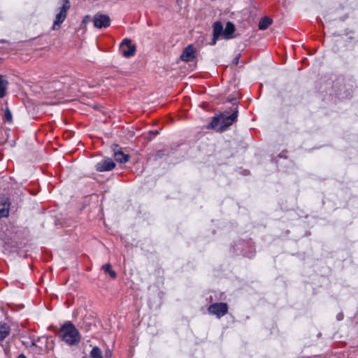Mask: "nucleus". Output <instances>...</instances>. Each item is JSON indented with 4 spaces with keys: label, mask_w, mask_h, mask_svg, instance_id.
Masks as SVG:
<instances>
[{
    "label": "nucleus",
    "mask_w": 358,
    "mask_h": 358,
    "mask_svg": "<svg viewBox=\"0 0 358 358\" xmlns=\"http://www.w3.org/2000/svg\"><path fill=\"white\" fill-rule=\"evenodd\" d=\"M102 269L106 273H108L111 270V265L110 264H106L102 266Z\"/></svg>",
    "instance_id": "17"
},
{
    "label": "nucleus",
    "mask_w": 358,
    "mask_h": 358,
    "mask_svg": "<svg viewBox=\"0 0 358 358\" xmlns=\"http://www.w3.org/2000/svg\"><path fill=\"white\" fill-rule=\"evenodd\" d=\"M272 23V20L268 17L262 18L259 22V29L260 30L266 29Z\"/></svg>",
    "instance_id": "14"
},
{
    "label": "nucleus",
    "mask_w": 358,
    "mask_h": 358,
    "mask_svg": "<svg viewBox=\"0 0 358 358\" xmlns=\"http://www.w3.org/2000/svg\"><path fill=\"white\" fill-rule=\"evenodd\" d=\"M70 8V2L68 0H64V3L60 8L59 13L56 15L54 24L52 25V29L57 30L60 27L61 24L65 20L67 11Z\"/></svg>",
    "instance_id": "5"
},
{
    "label": "nucleus",
    "mask_w": 358,
    "mask_h": 358,
    "mask_svg": "<svg viewBox=\"0 0 358 358\" xmlns=\"http://www.w3.org/2000/svg\"><path fill=\"white\" fill-rule=\"evenodd\" d=\"M17 358H27L23 354L18 355Z\"/></svg>",
    "instance_id": "21"
},
{
    "label": "nucleus",
    "mask_w": 358,
    "mask_h": 358,
    "mask_svg": "<svg viewBox=\"0 0 358 358\" xmlns=\"http://www.w3.org/2000/svg\"><path fill=\"white\" fill-rule=\"evenodd\" d=\"M10 203L8 199L0 198V218L5 217L9 213Z\"/></svg>",
    "instance_id": "11"
},
{
    "label": "nucleus",
    "mask_w": 358,
    "mask_h": 358,
    "mask_svg": "<svg viewBox=\"0 0 358 358\" xmlns=\"http://www.w3.org/2000/svg\"><path fill=\"white\" fill-rule=\"evenodd\" d=\"M10 332V329L6 323L0 322V341L4 340Z\"/></svg>",
    "instance_id": "13"
},
{
    "label": "nucleus",
    "mask_w": 358,
    "mask_h": 358,
    "mask_svg": "<svg viewBox=\"0 0 358 358\" xmlns=\"http://www.w3.org/2000/svg\"><path fill=\"white\" fill-rule=\"evenodd\" d=\"M237 60H238V58H236V60H235V62H236V63H238V61H237Z\"/></svg>",
    "instance_id": "24"
},
{
    "label": "nucleus",
    "mask_w": 358,
    "mask_h": 358,
    "mask_svg": "<svg viewBox=\"0 0 358 358\" xmlns=\"http://www.w3.org/2000/svg\"><path fill=\"white\" fill-rule=\"evenodd\" d=\"M108 273L113 279H115L117 277L116 272L112 269Z\"/></svg>",
    "instance_id": "18"
},
{
    "label": "nucleus",
    "mask_w": 358,
    "mask_h": 358,
    "mask_svg": "<svg viewBox=\"0 0 358 358\" xmlns=\"http://www.w3.org/2000/svg\"><path fill=\"white\" fill-rule=\"evenodd\" d=\"M59 336L69 345L78 343L80 339L78 331L71 322H66L61 327Z\"/></svg>",
    "instance_id": "3"
},
{
    "label": "nucleus",
    "mask_w": 358,
    "mask_h": 358,
    "mask_svg": "<svg viewBox=\"0 0 358 358\" xmlns=\"http://www.w3.org/2000/svg\"><path fill=\"white\" fill-rule=\"evenodd\" d=\"M343 313H339L338 315H337V320H343Z\"/></svg>",
    "instance_id": "20"
},
{
    "label": "nucleus",
    "mask_w": 358,
    "mask_h": 358,
    "mask_svg": "<svg viewBox=\"0 0 358 358\" xmlns=\"http://www.w3.org/2000/svg\"><path fill=\"white\" fill-rule=\"evenodd\" d=\"M159 131H150L149 132V136H156V135H158L159 134Z\"/></svg>",
    "instance_id": "19"
},
{
    "label": "nucleus",
    "mask_w": 358,
    "mask_h": 358,
    "mask_svg": "<svg viewBox=\"0 0 358 358\" xmlns=\"http://www.w3.org/2000/svg\"><path fill=\"white\" fill-rule=\"evenodd\" d=\"M237 117L238 109L237 107H235L231 113L224 111L218 115L213 117L207 128L222 132L237 120Z\"/></svg>",
    "instance_id": "1"
},
{
    "label": "nucleus",
    "mask_w": 358,
    "mask_h": 358,
    "mask_svg": "<svg viewBox=\"0 0 358 358\" xmlns=\"http://www.w3.org/2000/svg\"><path fill=\"white\" fill-rule=\"evenodd\" d=\"M93 22L94 27L101 29L110 26V19L107 15L96 14L94 16Z\"/></svg>",
    "instance_id": "8"
},
{
    "label": "nucleus",
    "mask_w": 358,
    "mask_h": 358,
    "mask_svg": "<svg viewBox=\"0 0 358 358\" xmlns=\"http://www.w3.org/2000/svg\"><path fill=\"white\" fill-rule=\"evenodd\" d=\"M4 120L8 122H11L13 120V116L10 110L8 108H6L4 111Z\"/></svg>",
    "instance_id": "16"
},
{
    "label": "nucleus",
    "mask_w": 358,
    "mask_h": 358,
    "mask_svg": "<svg viewBox=\"0 0 358 358\" xmlns=\"http://www.w3.org/2000/svg\"><path fill=\"white\" fill-rule=\"evenodd\" d=\"M115 167L114 161L109 158L105 157L95 165L96 171L99 172L110 171Z\"/></svg>",
    "instance_id": "7"
},
{
    "label": "nucleus",
    "mask_w": 358,
    "mask_h": 358,
    "mask_svg": "<svg viewBox=\"0 0 358 358\" xmlns=\"http://www.w3.org/2000/svg\"><path fill=\"white\" fill-rule=\"evenodd\" d=\"M237 60H238V58H236V60H235V62H236V63H238V61H237Z\"/></svg>",
    "instance_id": "22"
},
{
    "label": "nucleus",
    "mask_w": 358,
    "mask_h": 358,
    "mask_svg": "<svg viewBox=\"0 0 358 358\" xmlns=\"http://www.w3.org/2000/svg\"><path fill=\"white\" fill-rule=\"evenodd\" d=\"M83 358H86V357H83Z\"/></svg>",
    "instance_id": "25"
},
{
    "label": "nucleus",
    "mask_w": 358,
    "mask_h": 358,
    "mask_svg": "<svg viewBox=\"0 0 358 358\" xmlns=\"http://www.w3.org/2000/svg\"><path fill=\"white\" fill-rule=\"evenodd\" d=\"M228 310V305L224 302L213 303L208 308V313L215 315L219 319L227 314Z\"/></svg>",
    "instance_id": "4"
},
{
    "label": "nucleus",
    "mask_w": 358,
    "mask_h": 358,
    "mask_svg": "<svg viewBox=\"0 0 358 358\" xmlns=\"http://www.w3.org/2000/svg\"><path fill=\"white\" fill-rule=\"evenodd\" d=\"M120 50L124 57L129 58L134 55L136 48L130 39L124 38L120 45Z\"/></svg>",
    "instance_id": "6"
},
{
    "label": "nucleus",
    "mask_w": 358,
    "mask_h": 358,
    "mask_svg": "<svg viewBox=\"0 0 358 358\" xmlns=\"http://www.w3.org/2000/svg\"><path fill=\"white\" fill-rule=\"evenodd\" d=\"M237 60H238V58H236V60H235V62H236V63H238V61H237Z\"/></svg>",
    "instance_id": "23"
},
{
    "label": "nucleus",
    "mask_w": 358,
    "mask_h": 358,
    "mask_svg": "<svg viewBox=\"0 0 358 358\" xmlns=\"http://www.w3.org/2000/svg\"><path fill=\"white\" fill-rule=\"evenodd\" d=\"M91 358H103L101 349L98 347H94L90 352Z\"/></svg>",
    "instance_id": "15"
},
{
    "label": "nucleus",
    "mask_w": 358,
    "mask_h": 358,
    "mask_svg": "<svg viewBox=\"0 0 358 358\" xmlns=\"http://www.w3.org/2000/svg\"><path fill=\"white\" fill-rule=\"evenodd\" d=\"M213 38L211 45H215L219 38L229 40L234 38V32L236 31L235 25L231 22H228L224 29L221 22L216 21L213 25Z\"/></svg>",
    "instance_id": "2"
},
{
    "label": "nucleus",
    "mask_w": 358,
    "mask_h": 358,
    "mask_svg": "<svg viewBox=\"0 0 358 358\" xmlns=\"http://www.w3.org/2000/svg\"><path fill=\"white\" fill-rule=\"evenodd\" d=\"M195 57V48L192 45H187L182 51L180 59L184 62H190Z\"/></svg>",
    "instance_id": "10"
},
{
    "label": "nucleus",
    "mask_w": 358,
    "mask_h": 358,
    "mask_svg": "<svg viewBox=\"0 0 358 358\" xmlns=\"http://www.w3.org/2000/svg\"><path fill=\"white\" fill-rule=\"evenodd\" d=\"M112 148L114 152V157L117 162L126 163L129 161V155L124 153L118 145H113Z\"/></svg>",
    "instance_id": "9"
},
{
    "label": "nucleus",
    "mask_w": 358,
    "mask_h": 358,
    "mask_svg": "<svg viewBox=\"0 0 358 358\" xmlns=\"http://www.w3.org/2000/svg\"><path fill=\"white\" fill-rule=\"evenodd\" d=\"M8 86V81L6 76L0 75V98H3L6 95Z\"/></svg>",
    "instance_id": "12"
}]
</instances>
